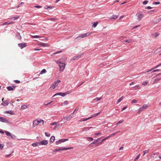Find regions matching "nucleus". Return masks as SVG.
<instances>
[{
    "label": "nucleus",
    "instance_id": "5",
    "mask_svg": "<svg viewBox=\"0 0 161 161\" xmlns=\"http://www.w3.org/2000/svg\"><path fill=\"white\" fill-rule=\"evenodd\" d=\"M48 143V141L47 140H43L38 142V145H46Z\"/></svg>",
    "mask_w": 161,
    "mask_h": 161
},
{
    "label": "nucleus",
    "instance_id": "48",
    "mask_svg": "<svg viewBox=\"0 0 161 161\" xmlns=\"http://www.w3.org/2000/svg\"><path fill=\"white\" fill-rule=\"evenodd\" d=\"M87 138L88 140L93 141V138L91 137H87Z\"/></svg>",
    "mask_w": 161,
    "mask_h": 161
},
{
    "label": "nucleus",
    "instance_id": "26",
    "mask_svg": "<svg viewBox=\"0 0 161 161\" xmlns=\"http://www.w3.org/2000/svg\"><path fill=\"white\" fill-rule=\"evenodd\" d=\"M27 108V106L25 105V104H23L21 107V108L22 109H24L26 108Z\"/></svg>",
    "mask_w": 161,
    "mask_h": 161
},
{
    "label": "nucleus",
    "instance_id": "54",
    "mask_svg": "<svg viewBox=\"0 0 161 161\" xmlns=\"http://www.w3.org/2000/svg\"><path fill=\"white\" fill-rule=\"evenodd\" d=\"M153 8L150 6H147V7L145 8L146 9H151L152 8Z\"/></svg>",
    "mask_w": 161,
    "mask_h": 161
},
{
    "label": "nucleus",
    "instance_id": "53",
    "mask_svg": "<svg viewBox=\"0 0 161 161\" xmlns=\"http://www.w3.org/2000/svg\"><path fill=\"white\" fill-rule=\"evenodd\" d=\"M147 81H145L143 82L142 85L144 86H145L147 85Z\"/></svg>",
    "mask_w": 161,
    "mask_h": 161
},
{
    "label": "nucleus",
    "instance_id": "16",
    "mask_svg": "<svg viewBox=\"0 0 161 161\" xmlns=\"http://www.w3.org/2000/svg\"><path fill=\"white\" fill-rule=\"evenodd\" d=\"M83 55L82 54H79V55L78 56H74L72 58V59L73 60H75L77 58H80L82 55Z\"/></svg>",
    "mask_w": 161,
    "mask_h": 161
},
{
    "label": "nucleus",
    "instance_id": "15",
    "mask_svg": "<svg viewBox=\"0 0 161 161\" xmlns=\"http://www.w3.org/2000/svg\"><path fill=\"white\" fill-rule=\"evenodd\" d=\"M53 8H54V7L53 6H48L47 5H46L44 7V8L45 9H47L48 10H49L50 9Z\"/></svg>",
    "mask_w": 161,
    "mask_h": 161
},
{
    "label": "nucleus",
    "instance_id": "64",
    "mask_svg": "<svg viewBox=\"0 0 161 161\" xmlns=\"http://www.w3.org/2000/svg\"><path fill=\"white\" fill-rule=\"evenodd\" d=\"M140 25H136V26H135L132 29H136V28H137L139 27Z\"/></svg>",
    "mask_w": 161,
    "mask_h": 161
},
{
    "label": "nucleus",
    "instance_id": "63",
    "mask_svg": "<svg viewBox=\"0 0 161 161\" xmlns=\"http://www.w3.org/2000/svg\"><path fill=\"white\" fill-rule=\"evenodd\" d=\"M90 117H89V118H86V119H84L82 121H86L87 120L89 119H90Z\"/></svg>",
    "mask_w": 161,
    "mask_h": 161
},
{
    "label": "nucleus",
    "instance_id": "36",
    "mask_svg": "<svg viewBox=\"0 0 161 161\" xmlns=\"http://www.w3.org/2000/svg\"><path fill=\"white\" fill-rule=\"evenodd\" d=\"M38 145V142L33 143L32 144V145L34 147H35Z\"/></svg>",
    "mask_w": 161,
    "mask_h": 161
},
{
    "label": "nucleus",
    "instance_id": "17",
    "mask_svg": "<svg viewBox=\"0 0 161 161\" xmlns=\"http://www.w3.org/2000/svg\"><path fill=\"white\" fill-rule=\"evenodd\" d=\"M13 152L11 153H5L4 154V155H5V157H9L11 155H13Z\"/></svg>",
    "mask_w": 161,
    "mask_h": 161
},
{
    "label": "nucleus",
    "instance_id": "31",
    "mask_svg": "<svg viewBox=\"0 0 161 161\" xmlns=\"http://www.w3.org/2000/svg\"><path fill=\"white\" fill-rule=\"evenodd\" d=\"M161 79V78H156V79L154 82H153V83H157Z\"/></svg>",
    "mask_w": 161,
    "mask_h": 161
},
{
    "label": "nucleus",
    "instance_id": "55",
    "mask_svg": "<svg viewBox=\"0 0 161 161\" xmlns=\"http://www.w3.org/2000/svg\"><path fill=\"white\" fill-rule=\"evenodd\" d=\"M55 83L53 82V83H52L51 87H54L53 89H54L55 88V86L56 85H54Z\"/></svg>",
    "mask_w": 161,
    "mask_h": 161
},
{
    "label": "nucleus",
    "instance_id": "10",
    "mask_svg": "<svg viewBox=\"0 0 161 161\" xmlns=\"http://www.w3.org/2000/svg\"><path fill=\"white\" fill-rule=\"evenodd\" d=\"M16 87V86H8L7 87V90L9 91H13L14 88Z\"/></svg>",
    "mask_w": 161,
    "mask_h": 161
},
{
    "label": "nucleus",
    "instance_id": "11",
    "mask_svg": "<svg viewBox=\"0 0 161 161\" xmlns=\"http://www.w3.org/2000/svg\"><path fill=\"white\" fill-rule=\"evenodd\" d=\"M155 52L156 53H159V55H161V47H160L159 48L157 49L155 51Z\"/></svg>",
    "mask_w": 161,
    "mask_h": 161
},
{
    "label": "nucleus",
    "instance_id": "33",
    "mask_svg": "<svg viewBox=\"0 0 161 161\" xmlns=\"http://www.w3.org/2000/svg\"><path fill=\"white\" fill-rule=\"evenodd\" d=\"M63 119H66L68 120H69L70 119V118H69V116H64L63 117Z\"/></svg>",
    "mask_w": 161,
    "mask_h": 161
},
{
    "label": "nucleus",
    "instance_id": "35",
    "mask_svg": "<svg viewBox=\"0 0 161 161\" xmlns=\"http://www.w3.org/2000/svg\"><path fill=\"white\" fill-rule=\"evenodd\" d=\"M85 37V36L84 34H81L80 35L78 36L77 38H78L79 37H81L82 38H83Z\"/></svg>",
    "mask_w": 161,
    "mask_h": 161
},
{
    "label": "nucleus",
    "instance_id": "59",
    "mask_svg": "<svg viewBox=\"0 0 161 161\" xmlns=\"http://www.w3.org/2000/svg\"><path fill=\"white\" fill-rule=\"evenodd\" d=\"M160 4L159 2H154L153 3V4H156V5L158 4Z\"/></svg>",
    "mask_w": 161,
    "mask_h": 161
},
{
    "label": "nucleus",
    "instance_id": "3",
    "mask_svg": "<svg viewBox=\"0 0 161 161\" xmlns=\"http://www.w3.org/2000/svg\"><path fill=\"white\" fill-rule=\"evenodd\" d=\"M0 121L2 122L6 123H10V121H8L7 118L2 117H0Z\"/></svg>",
    "mask_w": 161,
    "mask_h": 161
},
{
    "label": "nucleus",
    "instance_id": "60",
    "mask_svg": "<svg viewBox=\"0 0 161 161\" xmlns=\"http://www.w3.org/2000/svg\"><path fill=\"white\" fill-rule=\"evenodd\" d=\"M35 7L37 8H42V6H39V5H37V6H35Z\"/></svg>",
    "mask_w": 161,
    "mask_h": 161
},
{
    "label": "nucleus",
    "instance_id": "41",
    "mask_svg": "<svg viewBox=\"0 0 161 161\" xmlns=\"http://www.w3.org/2000/svg\"><path fill=\"white\" fill-rule=\"evenodd\" d=\"M148 2V1L147 0H145L144 1L143 3L142 4L144 5H146L147 4Z\"/></svg>",
    "mask_w": 161,
    "mask_h": 161
},
{
    "label": "nucleus",
    "instance_id": "27",
    "mask_svg": "<svg viewBox=\"0 0 161 161\" xmlns=\"http://www.w3.org/2000/svg\"><path fill=\"white\" fill-rule=\"evenodd\" d=\"M98 24V22H94V23L92 26V27H93L94 28L96 27L97 26Z\"/></svg>",
    "mask_w": 161,
    "mask_h": 161
},
{
    "label": "nucleus",
    "instance_id": "30",
    "mask_svg": "<svg viewBox=\"0 0 161 161\" xmlns=\"http://www.w3.org/2000/svg\"><path fill=\"white\" fill-rule=\"evenodd\" d=\"M14 23L13 22H9V21H8V22H5V23H4L3 25H9V24H14Z\"/></svg>",
    "mask_w": 161,
    "mask_h": 161
},
{
    "label": "nucleus",
    "instance_id": "12",
    "mask_svg": "<svg viewBox=\"0 0 161 161\" xmlns=\"http://www.w3.org/2000/svg\"><path fill=\"white\" fill-rule=\"evenodd\" d=\"M39 45H41V46L44 47H48L49 46V45L47 44V43H44L42 42H41L40 44H39Z\"/></svg>",
    "mask_w": 161,
    "mask_h": 161
},
{
    "label": "nucleus",
    "instance_id": "62",
    "mask_svg": "<svg viewBox=\"0 0 161 161\" xmlns=\"http://www.w3.org/2000/svg\"><path fill=\"white\" fill-rule=\"evenodd\" d=\"M57 123H58V122H55L52 123L51 124V125H56Z\"/></svg>",
    "mask_w": 161,
    "mask_h": 161
},
{
    "label": "nucleus",
    "instance_id": "44",
    "mask_svg": "<svg viewBox=\"0 0 161 161\" xmlns=\"http://www.w3.org/2000/svg\"><path fill=\"white\" fill-rule=\"evenodd\" d=\"M132 41L131 39H129L127 40H124V42H127V43H129Z\"/></svg>",
    "mask_w": 161,
    "mask_h": 161
},
{
    "label": "nucleus",
    "instance_id": "7",
    "mask_svg": "<svg viewBox=\"0 0 161 161\" xmlns=\"http://www.w3.org/2000/svg\"><path fill=\"white\" fill-rule=\"evenodd\" d=\"M18 46L21 49H22L26 47L27 44L25 43H20L18 44Z\"/></svg>",
    "mask_w": 161,
    "mask_h": 161
},
{
    "label": "nucleus",
    "instance_id": "38",
    "mask_svg": "<svg viewBox=\"0 0 161 161\" xmlns=\"http://www.w3.org/2000/svg\"><path fill=\"white\" fill-rule=\"evenodd\" d=\"M91 33H92L87 32V33H85L84 34H85V36L86 37V36H89L91 34Z\"/></svg>",
    "mask_w": 161,
    "mask_h": 161
},
{
    "label": "nucleus",
    "instance_id": "58",
    "mask_svg": "<svg viewBox=\"0 0 161 161\" xmlns=\"http://www.w3.org/2000/svg\"><path fill=\"white\" fill-rule=\"evenodd\" d=\"M161 65V63L160 64H158V65H157V66H155V67L153 68H154V69L155 68H158V67H159Z\"/></svg>",
    "mask_w": 161,
    "mask_h": 161
},
{
    "label": "nucleus",
    "instance_id": "20",
    "mask_svg": "<svg viewBox=\"0 0 161 161\" xmlns=\"http://www.w3.org/2000/svg\"><path fill=\"white\" fill-rule=\"evenodd\" d=\"M62 125V124H59L56 125L54 128V130H55L56 128H59Z\"/></svg>",
    "mask_w": 161,
    "mask_h": 161
},
{
    "label": "nucleus",
    "instance_id": "22",
    "mask_svg": "<svg viewBox=\"0 0 161 161\" xmlns=\"http://www.w3.org/2000/svg\"><path fill=\"white\" fill-rule=\"evenodd\" d=\"M16 37H17V39H21V36L20 35L19 33H18L17 34H16Z\"/></svg>",
    "mask_w": 161,
    "mask_h": 161
},
{
    "label": "nucleus",
    "instance_id": "50",
    "mask_svg": "<svg viewBox=\"0 0 161 161\" xmlns=\"http://www.w3.org/2000/svg\"><path fill=\"white\" fill-rule=\"evenodd\" d=\"M14 82L16 83H19L20 82V81L18 80H14Z\"/></svg>",
    "mask_w": 161,
    "mask_h": 161
},
{
    "label": "nucleus",
    "instance_id": "45",
    "mask_svg": "<svg viewBox=\"0 0 161 161\" xmlns=\"http://www.w3.org/2000/svg\"><path fill=\"white\" fill-rule=\"evenodd\" d=\"M97 140H95L93 142H95V145H96V146H98L99 145V144H98V143L97 142Z\"/></svg>",
    "mask_w": 161,
    "mask_h": 161
},
{
    "label": "nucleus",
    "instance_id": "18",
    "mask_svg": "<svg viewBox=\"0 0 161 161\" xmlns=\"http://www.w3.org/2000/svg\"><path fill=\"white\" fill-rule=\"evenodd\" d=\"M55 140V137L54 136H51L50 139V142L51 143L53 142Z\"/></svg>",
    "mask_w": 161,
    "mask_h": 161
},
{
    "label": "nucleus",
    "instance_id": "1",
    "mask_svg": "<svg viewBox=\"0 0 161 161\" xmlns=\"http://www.w3.org/2000/svg\"><path fill=\"white\" fill-rule=\"evenodd\" d=\"M57 63L58 64L60 68L59 70L60 71L64 70L65 68V64L64 63H62L61 62L58 61Z\"/></svg>",
    "mask_w": 161,
    "mask_h": 161
},
{
    "label": "nucleus",
    "instance_id": "37",
    "mask_svg": "<svg viewBox=\"0 0 161 161\" xmlns=\"http://www.w3.org/2000/svg\"><path fill=\"white\" fill-rule=\"evenodd\" d=\"M31 37L33 38H40L41 37V36H39L36 35L32 36Z\"/></svg>",
    "mask_w": 161,
    "mask_h": 161
},
{
    "label": "nucleus",
    "instance_id": "8",
    "mask_svg": "<svg viewBox=\"0 0 161 161\" xmlns=\"http://www.w3.org/2000/svg\"><path fill=\"white\" fill-rule=\"evenodd\" d=\"M136 15L137 17L138 20L140 21L141 19L143 17V15L141 14L137 13Z\"/></svg>",
    "mask_w": 161,
    "mask_h": 161
},
{
    "label": "nucleus",
    "instance_id": "49",
    "mask_svg": "<svg viewBox=\"0 0 161 161\" xmlns=\"http://www.w3.org/2000/svg\"><path fill=\"white\" fill-rule=\"evenodd\" d=\"M24 3H23V2H21V3H19V4H18V5L17 6H16V8H18L19 7H20V5H21V4H23Z\"/></svg>",
    "mask_w": 161,
    "mask_h": 161
},
{
    "label": "nucleus",
    "instance_id": "4",
    "mask_svg": "<svg viewBox=\"0 0 161 161\" xmlns=\"http://www.w3.org/2000/svg\"><path fill=\"white\" fill-rule=\"evenodd\" d=\"M68 140V139H59L58 141H56L55 142L56 144L58 145L59 144H60L61 143L64 142L65 141H67Z\"/></svg>",
    "mask_w": 161,
    "mask_h": 161
},
{
    "label": "nucleus",
    "instance_id": "14",
    "mask_svg": "<svg viewBox=\"0 0 161 161\" xmlns=\"http://www.w3.org/2000/svg\"><path fill=\"white\" fill-rule=\"evenodd\" d=\"M4 113L10 114L11 115H14V114H15L13 113L12 112V111L11 110H9L5 111H4Z\"/></svg>",
    "mask_w": 161,
    "mask_h": 161
},
{
    "label": "nucleus",
    "instance_id": "46",
    "mask_svg": "<svg viewBox=\"0 0 161 161\" xmlns=\"http://www.w3.org/2000/svg\"><path fill=\"white\" fill-rule=\"evenodd\" d=\"M124 120H120L119 121L117 124L116 125H119V124H121L123 122Z\"/></svg>",
    "mask_w": 161,
    "mask_h": 161
},
{
    "label": "nucleus",
    "instance_id": "29",
    "mask_svg": "<svg viewBox=\"0 0 161 161\" xmlns=\"http://www.w3.org/2000/svg\"><path fill=\"white\" fill-rule=\"evenodd\" d=\"M72 92V91L70 90V91H67L66 92H64V94H65L64 96H65L66 95L69 94Z\"/></svg>",
    "mask_w": 161,
    "mask_h": 161
},
{
    "label": "nucleus",
    "instance_id": "42",
    "mask_svg": "<svg viewBox=\"0 0 161 161\" xmlns=\"http://www.w3.org/2000/svg\"><path fill=\"white\" fill-rule=\"evenodd\" d=\"M137 101L136 99H134L132 100L131 102V103H137Z\"/></svg>",
    "mask_w": 161,
    "mask_h": 161
},
{
    "label": "nucleus",
    "instance_id": "6",
    "mask_svg": "<svg viewBox=\"0 0 161 161\" xmlns=\"http://www.w3.org/2000/svg\"><path fill=\"white\" fill-rule=\"evenodd\" d=\"M148 106L146 104H144L143 106L139 108L138 113H140L142 111L147 108Z\"/></svg>",
    "mask_w": 161,
    "mask_h": 161
},
{
    "label": "nucleus",
    "instance_id": "56",
    "mask_svg": "<svg viewBox=\"0 0 161 161\" xmlns=\"http://www.w3.org/2000/svg\"><path fill=\"white\" fill-rule=\"evenodd\" d=\"M160 71V69H156L154 70H153V71H152V72H156V71Z\"/></svg>",
    "mask_w": 161,
    "mask_h": 161
},
{
    "label": "nucleus",
    "instance_id": "47",
    "mask_svg": "<svg viewBox=\"0 0 161 161\" xmlns=\"http://www.w3.org/2000/svg\"><path fill=\"white\" fill-rule=\"evenodd\" d=\"M12 139H15L16 138V136L14 135H12L11 134V136H10Z\"/></svg>",
    "mask_w": 161,
    "mask_h": 161
},
{
    "label": "nucleus",
    "instance_id": "39",
    "mask_svg": "<svg viewBox=\"0 0 161 161\" xmlns=\"http://www.w3.org/2000/svg\"><path fill=\"white\" fill-rule=\"evenodd\" d=\"M39 124V123H42V124H43L44 123V121L42 119H40V120H38Z\"/></svg>",
    "mask_w": 161,
    "mask_h": 161
},
{
    "label": "nucleus",
    "instance_id": "25",
    "mask_svg": "<svg viewBox=\"0 0 161 161\" xmlns=\"http://www.w3.org/2000/svg\"><path fill=\"white\" fill-rule=\"evenodd\" d=\"M102 137H102L98 138L97 139H96V140H97V142L98 143V144L99 145L102 143L101 142V138Z\"/></svg>",
    "mask_w": 161,
    "mask_h": 161
},
{
    "label": "nucleus",
    "instance_id": "51",
    "mask_svg": "<svg viewBox=\"0 0 161 161\" xmlns=\"http://www.w3.org/2000/svg\"><path fill=\"white\" fill-rule=\"evenodd\" d=\"M94 145H95V142H92V143H90L89 145V146L90 147H92Z\"/></svg>",
    "mask_w": 161,
    "mask_h": 161
},
{
    "label": "nucleus",
    "instance_id": "13",
    "mask_svg": "<svg viewBox=\"0 0 161 161\" xmlns=\"http://www.w3.org/2000/svg\"><path fill=\"white\" fill-rule=\"evenodd\" d=\"M38 120L37 119H36L35 120L33 121V125L34 127H35V126L37 125L38 124H39Z\"/></svg>",
    "mask_w": 161,
    "mask_h": 161
},
{
    "label": "nucleus",
    "instance_id": "2",
    "mask_svg": "<svg viewBox=\"0 0 161 161\" xmlns=\"http://www.w3.org/2000/svg\"><path fill=\"white\" fill-rule=\"evenodd\" d=\"M73 148V147H61L59 148H58L55 149L53 151H60L62 150H70Z\"/></svg>",
    "mask_w": 161,
    "mask_h": 161
},
{
    "label": "nucleus",
    "instance_id": "24",
    "mask_svg": "<svg viewBox=\"0 0 161 161\" xmlns=\"http://www.w3.org/2000/svg\"><path fill=\"white\" fill-rule=\"evenodd\" d=\"M118 16L116 15H113L111 18H110L111 19H115L118 17Z\"/></svg>",
    "mask_w": 161,
    "mask_h": 161
},
{
    "label": "nucleus",
    "instance_id": "43",
    "mask_svg": "<svg viewBox=\"0 0 161 161\" xmlns=\"http://www.w3.org/2000/svg\"><path fill=\"white\" fill-rule=\"evenodd\" d=\"M45 136L47 137H49L50 136V134L47 132H45Z\"/></svg>",
    "mask_w": 161,
    "mask_h": 161
},
{
    "label": "nucleus",
    "instance_id": "21",
    "mask_svg": "<svg viewBox=\"0 0 161 161\" xmlns=\"http://www.w3.org/2000/svg\"><path fill=\"white\" fill-rule=\"evenodd\" d=\"M100 113L99 112V113H96L95 114H93L92 115L91 117H90V119L94 117H95L97 116H98L100 114Z\"/></svg>",
    "mask_w": 161,
    "mask_h": 161
},
{
    "label": "nucleus",
    "instance_id": "9",
    "mask_svg": "<svg viewBox=\"0 0 161 161\" xmlns=\"http://www.w3.org/2000/svg\"><path fill=\"white\" fill-rule=\"evenodd\" d=\"M65 94H64V93L59 92L58 93H57L54 94V95L53 96V97H54L57 95H60L62 97H64Z\"/></svg>",
    "mask_w": 161,
    "mask_h": 161
},
{
    "label": "nucleus",
    "instance_id": "23",
    "mask_svg": "<svg viewBox=\"0 0 161 161\" xmlns=\"http://www.w3.org/2000/svg\"><path fill=\"white\" fill-rule=\"evenodd\" d=\"M4 132L6 135L8 136H11V134L9 132L5 130Z\"/></svg>",
    "mask_w": 161,
    "mask_h": 161
},
{
    "label": "nucleus",
    "instance_id": "19",
    "mask_svg": "<svg viewBox=\"0 0 161 161\" xmlns=\"http://www.w3.org/2000/svg\"><path fill=\"white\" fill-rule=\"evenodd\" d=\"M8 102L7 100H5L1 104L4 106H7L8 105Z\"/></svg>",
    "mask_w": 161,
    "mask_h": 161
},
{
    "label": "nucleus",
    "instance_id": "34",
    "mask_svg": "<svg viewBox=\"0 0 161 161\" xmlns=\"http://www.w3.org/2000/svg\"><path fill=\"white\" fill-rule=\"evenodd\" d=\"M47 72V71L46 70V69H43L41 72L40 73V74H43V73H46Z\"/></svg>",
    "mask_w": 161,
    "mask_h": 161
},
{
    "label": "nucleus",
    "instance_id": "52",
    "mask_svg": "<svg viewBox=\"0 0 161 161\" xmlns=\"http://www.w3.org/2000/svg\"><path fill=\"white\" fill-rule=\"evenodd\" d=\"M62 52V51H58L56 52L55 53H53V54H57V53H61Z\"/></svg>",
    "mask_w": 161,
    "mask_h": 161
},
{
    "label": "nucleus",
    "instance_id": "40",
    "mask_svg": "<svg viewBox=\"0 0 161 161\" xmlns=\"http://www.w3.org/2000/svg\"><path fill=\"white\" fill-rule=\"evenodd\" d=\"M69 103V102L68 101H65L64 102L62 103V104H64V105H66L67 104Z\"/></svg>",
    "mask_w": 161,
    "mask_h": 161
},
{
    "label": "nucleus",
    "instance_id": "28",
    "mask_svg": "<svg viewBox=\"0 0 161 161\" xmlns=\"http://www.w3.org/2000/svg\"><path fill=\"white\" fill-rule=\"evenodd\" d=\"M124 97L123 96L121 97L120 98L117 102V104H118L123 99Z\"/></svg>",
    "mask_w": 161,
    "mask_h": 161
},
{
    "label": "nucleus",
    "instance_id": "57",
    "mask_svg": "<svg viewBox=\"0 0 161 161\" xmlns=\"http://www.w3.org/2000/svg\"><path fill=\"white\" fill-rule=\"evenodd\" d=\"M19 18V17H13L12 18V19L14 20H15L17 19H18Z\"/></svg>",
    "mask_w": 161,
    "mask_h": 161
},
{
    "label": "nucleus",
    "instance_id": "32",
    "mask_svg": "<svg viewBox=\"0 0 161 161\" xmlns=\"http://www.w3.org/2000/svg\"><path fill=\"white\" fill-rule=\"evenodd\" d=\"M61 82V81L59 80H57L56 81H55L54 83H55L54 85H57L59 83Z\"/></svg>",
    "mask_w": 161,
    "mask_h": 161
},
{
    "label": "nucleus",
    "instance_id": "61",
    "mask_svg": "<svg viewBox=\"0 0 161 161\" xmlns=\"http://www.w3.org/2000/svg\"><path fill=\"white\" fill-rule=\"evenodd\" d=\"M140 87L139 86H134V88L135 89H138Z\"/></svg>",
    "mask_w": 161,
    "mask_h": 161
}]
</instances>
